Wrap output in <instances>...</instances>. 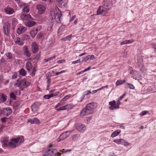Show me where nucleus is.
<instances>
[{"mask_svg": "<svg viewBox=\"0 0 156 156\" xmlns=\"http://www.w3.org/2000/svg\"><path fill=\"white\" fill-rule=\"evenodd\" d=\"M112 0H104L102 6H100L97 10L98 15L104 14L111 8L112 5Z\"/></svg>", "mask_w": 156, "mask_h": 156, "instance_id": "f257e3e1", "label": "nucleus"}, {"mask_svg": "<svg viewBox=\"0 0 156 156\" xmlns=\"http://www.w3.org/2000/svg\"><path fill=\"white\" fill-rule=\"evenodd\" d=\"M112 0H104L102 6H100L97 10L98 15L104 14L111 8L112 5Z\"/></svg>", "mask_w": 156, "mask_h": 156, "instance_id": "f03ea898", "label": "nucleus"}, {"mask_svg": "<svg viewBox=\"0 0 156 156\" xmlns=\"http://www.w3.org/2000/svg\"><path fill=\"white\" fill-rule=\"evenodd\" d=\"M24 141L23 137L22 136H19L16 138L11 139V141L9 143V146L11 148H15L19 146Z\"/></svg>", "mask_w": 156, "mask_h": 156, "instance_id": "7ed1b4c3", "label": "nucleus"}, {"mask_svg": "<svg viewBox=\"0 0 156 156\" xmlns=\"http://www.w3.org/2000/svg\"><path fill=\"white\" fill-rule=\"evenodd\" d=\"M94 104L93 103L87 104L81 111L80 113V115L85 116L92 114L94 111Z\"/></svg>", "mask_w": 156, "mask_h": 156, "instance_id": "20e7f679", "label": "nucleus"}, {"mask_svg": "<svg viewBox=\"0 0 156 156\" xmlns=\"http://www.w3.org/2000/svg\"><path fill=\"white\" fill-rule=\"evenodd\" d=\"M51 15L52 20L55 19L56 21L58 23H61L60 17L62 14L60 11L58 10L53 12L51 10Z\"/></svg>", "mask_w": 156, "mask_h": 156, "instance_id": "39448f33", "label": "nucleus"}, {"mask_svg": "<svg viewBox=\"0 0 156 156\" xmlns=\"http://www.w3.org/2000/svg\"><path fill=\"white\" fill-rule=\"evenodd\" d=\"M10 26L8 22H6L3 25V31L5 35L9 36L10 34Z\"/></svg>", "mask_w": 156, "mask_h": 156, "instance_id": "423d86ee", "label": "nucleus"}, {"mask_svg": "<svg viewBox=\"0 0 156 156\" xmlns=\"http://www.w3.org/2000/svg\"><path fill=\"white\" fill-rule=\"evenodd\" d=\"M76 129L80 132H83L86 129L85 125L82 123H79L76 126Z\"/></svg>", "mask_w": 156, "mask_h": 156, "instance_id": "0eeeda50", "label": "nucleus"}, {"mask_svg": "<svg viewBox=\"0 0 156 156\" xmlns=\"http://www.w3.org/2000/svg\"><path fill=\"white\" fill-rule=\"evenodd\" d=\"M20 17L23 21H27L29 20H32L33 19L30 15L26 14H21Z\"/></svg>", "mask_w": 156, "mask_h": 156, "instance_id": "6e6552de", "label": "nucleus"}, {"mask_svg": "<svg viewBox=\"0 0 156 156\" xmlns=\"http://www.w3.org/2000/svg\"><path fill=\"white\" fill-rule=\"evenodd\" d=\"M55 150L52 149H46L43 152V154L44 156H51L54 153Z\"/></svg>", "mask_w": 156, "mask_h": 156, "instance_id": "1a4fd4ad", "label": "nucleus"}, {"mask_svg": "<svg viewBox=\"0 0 156 156\" xmlns=\"http://www.w3.org/2000/svg\"><path fill=\"white\" fill-rule=\"evenodd\" d=\"M37 7L39 14H42L45 12V7L44 5L41 4H38L37 5Z\"/></svg>", "mask_w": 156, "mask_h": 156, "instance_id": "9d476101", "label": "nucleus"}, {"mask_svg": "<svg viewBox=\"0 0 156 156\" xmlns=\"http://www.w3.org/2000/svg\"><path fill=\"white\" fill-rule=\"evenodd\" d=\"M69 136V135L67 134L66 132L62 133L59 136V137L57 139V141L58 142H60L62 140H63Z\"/></svg>", "mask_w": 156, "mask_h": 156, "instance_id": "9b49d317", "label": "nucleus"}, {"mask_svg": "<svg viewBox=\"0 0 156 156\" xmlns=\"http://www.w3.org/2000/svg\"><path fill=\"white\" fill-rule=\"evenodd\" d=\"M138 61L139 62V66L140 68V70L143 73H145L146 71V69L145 66L143 65V59L142 58H140L139 60L138 59Z\"/></svg>", "mask_w": 156, "mask_h": 156, "instance_id": "f8f14e48", "label": "nucleus"}, {"mask_svg": "<svg viewBox=\"0 0 156 156\" xmlns=\"http://www.w3.org/2000/svg\"><path fill=\"white\" fill-rule=\"evenodd\" d=\"M70 97V95H68L65 96L64 98H63L57 104L56 108L62 105L65 104L64 102L66 101V100L68 99Z\"/></svg>", "mask_w": 156, "mask_h": 156, "instance_id": "ddd939ff", "label": "nucleus"}, {"mask_svg": "<svg viewBox=\"0 0 156 156\" xmlns=\"http://www.w3.org/2000/svg\"><path fill=\"white\" fill-rule=\"evenodd\" d=\"M3 111L4 115L8 116L12 113V110L10 108L8 107L4 108Z\"/></svg>", "mask_w": 156, "mask_h": 156, "instance_id": "4468645a", "label": "nucleus"}, {"mask_svg": "<svg viewBox=\"0 0 156 156\" xmlns=\"http://www.w3.org/2000/svg\"><path fill=\"white\" fill-rule=\"evenodd\" d=\"M58 6L61 8H64L66 7L67 4L65 0H61L58 2Z\"/></svg>", "mask_w": 156, "mask_h": 156, "instance_id": "2eb2a0df", "label": "nucleus"}, {"mask_svg": "<svg viewBox=\"0 0 156 156\" xmlns=\"http://www.w3.org/2000/svg\"><path fill=\"white\" fill-rule=\"evenodd\" d=\"M40 29L39 27L38 28H34L30 31V34L31 37H34L37 33V32L38 30Z\"/></svg>", "mask_w": 156, "mask_h": 156, "instance_id": "dca6fc26", "label": "nucleus"}, {"mask_svg": "<svg viewBox=\"0 0 156 156\" xmlns=\"http://www.w3.org/2000/svg\"><path fill=\"white\" fill-rule=\"evenodd\" d=\"M31 49L33 53H35L38 51V46L36 42H34L32 43Z\"/></svg>", "mask_w": 156, "mask_h": 156, "instance_id": "f3484780", "label": "nucleus"}, {"mask_svg": "<svg viewBox=\"0 0 156 156\" xmlns=\"http://www.w3.org/2000/svg\"><path fill=\"white\" fill-rule=\"evenodd\" d=\"M21 7H23V8L22 10L23 12L28 13L29 11V7L28 5H26L25 4H21L20 5Z\"/></svg>", "mask_w": 156, "mask_h": 156, "instance_id": "a211bd4d", "label": "nucleus"}, {"mask_svg": "<svg viewBox=\"0 0 156 156\" xmlns=\"http://www.w3.org/2000/svg\"><path fill=\"white\" fill-rule=\"evenodd\" d=\"M25 25L29 27H32L34 26L36 24V22L32 20H29L25 22Z\"/></svg>", "mask_w": 156, "mask_h": 156, "instance_id": "6ab92c4d", "label": "nucleus"}, {"mask_svg": "<svg viewBox=\"0 0 156 156\" xmlns=\"http://www.w3.org/2000/svg\"><path fill=\"white\" fill-rule=\"evenodd\" d=\"M26 30V27L23 26H20L18 28L17 30V32L19 35H20L25 31Z\"/></svg>", "mask_w": 156, "mask_h": 156, "instance_id": "aec40b11", "label": "nucleus"}, {"mask_svg": "<svg viewBox=\"0 0 156 156\" xmlns=\"http://www.w3.org/2000/svg\"><path fill=\"white\" fill-rule=\"evenodd\" d=\"M23 52L26 56L29 57L31 55V54L28 48L26 46L23 47Z\"/></svg>", "mask_w": 156, "mask_h": 156, "instance_id": "412c9836", "label": "nucleus"}, {"mask_svg": "<svg viewBox=\"0 0 156 156\" xmlns=\"http://www.w3.org/2000/svg\"><path fill=\"white\" fill-rule=\"evenodd\" d=\"M5 12L7 14H12L14 12V10L12 8L6 7L5 9Z\"/></svg>", "mask_w": 156, "mask_h": 156, "instance_id": "4be33fe9", "label": "nucleus"}, {"mask_svg": "<svg viewBox=\"0 0 156 156\" xmlns=\"http://www.w3.org/2000/svg\"><path fill=\"white\" fill-rule=\"evenodd\" d=\"M15 43L16 44H18L22 46L23 44V42L22 41L19 37H16L14 40Z\"/></svg>", "mask_w": 156, "mask_h": 156, "instance_id": "5701e85b", "label": "nucleus"}, {"mask_svg": "<svg viewBox=\"0 0 156 156\" xmlns=\"http://www.w3.org/2000/svg\"><path fill=\"white\" fill-rule=\"evenodd\" d=\"M41 103L40 102H36L33 104L31 106V110L33 111L35 108H38L41 105Z\"/></svg>", "mask_w": 156, "mask_h": 156, "instance_id": "b1692460", "label": "nucleus"}, {"mask_svg": "<svg viewBox=\"0 0 156 156\" xmlns=\"http://www.w3.org/2000/svg\"><path fill=\"white\" fill-rule=\"evenodd\" d=\"M28 122H30L31 124H37L40 122V121L37 118H34L33 119H29Z\"/></svg>", "mask_w": 156, "mask_h": 156, "instance_id": "393cba45", "label": "nucleus"}, {"mask_svg": "<svg viewBox=\"0 0 156 156\" xmlns=\"http://www.w3.org/2000/svg\"><path fill=\"white\" fill-rule=\"evenodd\" d=\"M20 83L21 86H23L26 88L29 86V85L27 83L26 80L24 79H22L20 80Z\"/></svg>", "mask_w": 156, "mask_h": 156, "instance_id": "a878e982", "label": "nucleus"}, {"mask_svg": "<svg viewBox=\"0 0 156 156\" xmlns=\"http://www.w3.org/2000/svg\"><path fill=\"white\" fill-rule=\"evenodd\" d=\"M32 64L30 62L28 61L26 66V68L28 71H30L32 69Z\"/></svg>", "mask_w": 156, "mask_h": 156, "instance_id": "bb28decb", "label": "nucleus"}, {"mask_svg": "<svg viewBox=\"0 0 156 156\" xmlns=\"http://www.w3.org/2000/svg\"><path fill=\"white\" fill-rule=\"evenodd\" d=\"M0 97V100L2 102H5L7 99V96L3 93L1 94Z\"/></svg>", "mask_w": 156, "mask_h": 156, "instance_id": "cd10ccee", "label": "nucleus"}, {"mask_svg": "<svg viewBox=\"0 0 156 156\" xmlns=\"http://www.w3.org/2000/svg\"><path fill=\"white\" fill-rule=\"evenodd\" d=\"M19 75L23 76H25L27 73L26 71L23 68L19 70Z\"/></svg>", "mask_w": 156, "mask_h": 156, "instance_id": "c85d7f7f", "label": "nucleus"}, {"mask_svg": "<svg viewBox=\"0 0 156 156\" xmlns=\"http://www.w3.org/2000/svg\"><path fill=\"white\" fill-rule=\"evenodd\" d=\"M121 131L119 129L115 131L113 133H112L111 135V137L113 138L117 136L120 132Z\"/></svg>", "mask_w": 156, "mask_h": 156, "instance_id": "c756f323", "label": "nucleus"}, {"mask_svg": "<svg viewBox=\"0 0 156 156\" xmlns=\"http://www.w3.org/2000/svg\"><path fill=\"white\" fill-rule=\"evenodd\" d=\"M80 134H76L73 135L72 136V140L73 141H75L77 140L80 137Z\"/></svg>", "mask_w": 156, "mask_h": 156, "instance_id": "7c9ffc66", "label": "nucleus"}, {"mask_svg": "<svg viewBox=\"0 0 156 156\" xmlns=\"http://www.w3.org/2000/svg\"><path fill=\"white\" fill-rule=\"evenodd\" d=\"M133 41L132 40H126L121 42L120 44L121 45H123L131 44L133 43Z\"/></svg>", "mask_w": 156, "mask_h": 156, "instance_id": "2f4dec72", "label": "nucleus"}, {"mask_svg": "<svg viewBox=\"0 0 156 156\" xmlns=\"http://www.w3.org/2000/svg\"><path fill=\"white\" fill-rule=\"evenodd\" d=\"M5 55L7 57V59H11L12 58V54L10 52H7L5 54Z\"/></svg>", "mask_w": 156, "mask_h": 156, "instance_id": "473e14b6", "label": "nucleus"}, {"mask_svg": "<svg viewBox=\"0 0 156 156\" xmlns=\"http://www.w3.org/2000/svg\"><path fill=\"white\" fill-rule=\"evenodd\" d=\"M12 25L13 27H14L17 24V19L15 18H12L11 19Z\"/></svg>", "mask_w": 156, "mask_h": 156, "instance_id": "72a5a7b5", "label": "nucleus"}, {"mask_svg": "<svg viewBox=\"0 0 156 156\" xmlns=\"http://www.w3.org/2000/svg\"><path fill=\"white\" fill-rule=\"evenodd\" d=\"M120 144L126 146H128L129 145V144L128 142L126 141L125 140L123 139H121Z\"/></svg>", "mask_w": 156, "mask_h": 156, "instance_id": "f704fd0d", "label": "nucleus"}, {"mask_svg": "<svg viewBox=\"0 0 156 156\" xmlns=\"http://www.w3.org/2000/svg\"><path fill=\"white\" fill-rule=\"evenodd\" d=\"M66 27L64 26H61L58 29V33H62L65 30Z\"/></svg>", "mask_w": 156, "mask_h": 156, "instance_id": "c9c22d12", "label": "nucleus"}, {"mask_svg": "<svg viewBox=\"0 0 156 156\" xmlns=\"http://www.w3.org/2000/svg\"><path fill=\"white\" fill-rule=\"evenodd\" d=\"M8 138H9L7 137L4 138L2 140L3 144L5 146H7L8 145Z\"/></svg>", "mask_w": 156, "mask_h": 156, "instance_id": "e433bc0d", "label": "nucleus"}, {"mask_svg": "<svg viewBox=\"0 0 156 156\" xmlns=\"http://www.w3.org/2000/svg\"><path fill=\"white\" fill-rule=\"evenodd\" d=\"M56 57V56L55 55H54L53 56L51 57L45 59L44 60V62L45 63L48 61H50L52 60L53 59L55 58Z\"/></svg>", "mask_w": 156, "mask_h": 156, "instance_id": "4c0bfd02", "label": "nucleus"}, {"mask_svg": "<svg viewBox=\"0 0 156 156\" xmlns=\"http://www.w3.org/2000/svg\"><path fill=\"white\" fill-rule=\"evenodd\" d=\"M126 82V80H118L117 81L116 83V84L117 86H119L122 85Z\"/></svg>", "mask_w": 156, "mask_h": 156, "instance_id": "58836bf2", "label": "nucleus"}, {"mask_svg": "<svg viewBox=\"0 0 156 156\" xmlns=\"http://www.w3.org/2000/svg\"><path fill=\"white\" fill-rule=\"evenodd\" d=\"M71 38L72 35H70L62 38L61 40L64 41H69Z\"/></svg>", "mask_w": 156, "mask_h": 156, "instance_id": "ea45409f", "label": "nucleus"}, {"mask_svg": "<svg viewBox=\"0 0 156 156\" xmlns=\"http://www.w3.org/2000/svg\"><path fill=\"white\" fill-rule=\"evenodd\" d=\"M92 119V116H89V117H87L85 118L84 121L86 123L88 124L90 123V121Z\"/></svg>", "mask_w": 156, "mask_h": 156, "instance_id": "a19ab883", "label": "nucleus"}, {"mask_svg": "<svg viewBox=\"0 0 156 156\" xmlns=\"http://www.w3.org/2000/svg\"><path fill=\"white\" fill-rule=\"evenodd\" d=\"M10 97L13 100H16V96L13 92H11L10 94Z\"/></svg>", "mask_w": 156, "mask_h": 156, "instance_id": "79ce46f5", "label": "nucleus"}, {"mask_svg": "<svg viewBox=\"0 0 156 156\" xmlns=\"http://www.w3.org/2000/svg\"><path fill=\"white\" fill-rule=\"evenodd\" d=\"M127 85L131 89L134 90L135 89V87L131 83H126Z\"/></svg>", "mask_w": 156, "mask_h": 156, "instance_id": "37998d69", "label": "nucleus"}, {"mask_svg": "<svg viewBox=\"0 0 156 156\" xmlns=\"http://www.w3.org/2000/svg\"><path fill=\"white\" fill-rule=\"evenodd\" d=\"M37 70L36 67L34 68L33 69L31 75L32 76H34L35 75V73Z\"/></svg>", "mask_w": 156, "mask_h": 156, "instance_id": "c03bdc74", "label": "nucleus"}, {"mask_svg": "<svg viewBox=\"0 0 156 156\" xmlns=\"http://www.w3.org/2000/svg\"><path fill=\"white\" fill-rule=\"evenodd\" d=\"M15 86L16 87H19L20 86H21L20 80L19 81V80H18L16 81V83L15 84Z\"/></svg>", "mask_w": 156, "mask_h": 156, "instance_id": "a18cd8bd", "label": "nucleus"}, {"mask_svg": "<svg viewBox=\"0 0 156 156\" xmlns=\"http://www.w3.org/2000/svg\"><path fill=\"white\" fill-rule=\"evenodd\" d=\"M148 111H142L140 113V115L141 116L144 115L148 113Z\"/></svg>", "mask_w": 156, "mask_h": 156, "instance_id": "49530a36", "label": "nucleus"}, {"mask_svg": "<svg viewBox=\"0 0 156 156\" xmlns=\"http://www.w3.org/2000/svg\"><path fill=\"white\" fill-rule=\"evenodd\" d=\"M116 102L115 100L110 101L109 103V105L110 106L116 105Z\"/></svg>", "mask_w": 156, "mask_h": 156, "instance_id": "de8ad7c7", "label": "nucleus"}, {"mask_svg": "<svg viewBox=\"0 0 156 156\" xmlns=\"http://www.w3.org/2000/svg\"><path fill=\"white\" fill-rule=\"evenodd\" d=\"M18 76V74L17 72H15L12 78V79H15Z\"/></svg>", "mask_w": 156, "mask_h": 156, "instance_id": "09e8293b", "label": "nucleus"}, {"mask_svg": "<svg viewBox=\"0 0 156 156\" xmlns=\"http://www.w3.org/2000/svg\"><path fill=\"white\" fill-rule=\"evenodd\" d=\"M91 92L90 91V90H87L86 91V92H85V94H84L83 95V96H82V99H83L84 97H85V95H88L90 93H91Z\"/></svg>", "mask_w": 156, "mask_h": 156, "instance_id": "8fccbe9b", "label": "nucleus"}, {"mask_svg": "<svg viewBox=\"0 0 156 156\" xmlns=\"http://www.w3.org/2000/svg\"><path fill=\"white\" fill-rule=\"evenodd\" d=\"M69 105H64V106H63L62 107H61L60 108L61 110H66L67 109V107L68 106H69Z\"/></svg>", "mask_w": 156, "mask_h": 156, "instance_id": "3c124183", "label": "nucleus"}, {"mask_svg": "<svg viewBox=\"0 0 156 156\" xmlns=\"http://www.w3.org/2000/svg\"><path fill=\"white\" fill-rule=\"evenodd\" d=\"M118 108L116 105L110 106L109 107V108L112 110Z\"/></svg>", "mask_w": 156, "mask_h": 156, "instance_id": "603ef678", "label": "nucleus"}, {"mask_svg": "<svg viewBox=\"0 0 156 156\" xmlns=\"http://www.w3.org/2000/svg\"><path fill=\"white\" fill-rule=\"evenodd\" d=\"M82 62H83L89 60V58L88 57V56H85L83 57L82 58Z\"/></svg>", "mask_w": 156, "mask_h": 156, "instance_id": "864d4df0", "label": "nucleus"}, {"mask_svg": "<svg viewBox=\"0 0 156 156\" xmlns=\"http://www.w3.org/2000/svg\"><path fill=\"white\" fill-rule=\"evenodd\" d=\"M121 139H115L113 140V142L118 144H120Z\"/></svg>", "mask_w": 156, "mask_h": 156, "instance_id": "5fc2aeb1", "label": "nucleus"}, {"mask_svg": "<svg viewBox=\"0 0 156 156\" xmlns=\"http://www.w3.org/2000/svg\"><path fill=\"white\" fill-rule=\"evenodd\" d=\"M68 105H69V106H67V109H68V110L72 109L73 108V107H74V106L72 104H68Z\"/></svg>", "mask_w": 156, "mask_h": 156, "instance_id": "6e6d98bb", "label": "nucleus"}, {"mask_svg": "<svg viewBox=\"0 0 156 156\" xmlns=\"http://www.w3.org/2000/svg\"><path fill=\"white\" fill-rule=\"evenodd\" d=\"M23 37L25 40H27L30 38V36L27 34L24 35Z\"/></svg>", "mask_w": 156, "mask_h": 156, "instance_id": "4d7b16f0", "label": "nucleus"}, {"mask_svg": "<svg viewBox=\"0 0 156 156\" xmlns=\"http://www.w3.org/2000/svg\"><path fill=\"white\" fill-rule=\"evenodd\" d=\"M88 57L89 58V60L90 59L91 60H94L95 59L94 57V55H88Z\"/></svg>", "mask_w": 156, "mask_h": 156, "instance_id": "13d9d810", "label": "nucleus"}, {"mask_svg": "<svg viewBox=\"0 0 156 156\" xmlns=\"http://www.w3.org/2000/svg\"><path fill=\"white\" fill-rule=\"evenodd\" d=\"M120 100H118L116 101V106L118 108H119V106L120 105Z\"/></svg>", "mask_w": 156, "mask_h": 156, "instance_id": "bf43d9fd", "label": "nucleus"}, {"mask_svg": "<svg viewBox=\"0 0 156 156\" xmlns=\"http://www.w3.org/2000/svg\"><path fill=\"white\" fill-rule=\"evenodd\" d=\"M80 59H79L78 60L72 62V64H76V63H80Z\"/></svg>", "mask_w": 156, "mask_h": 156, "instance_id": "052dcab7", "label": "nucleus"}, {"mask_svg": "<svg viewBox=\"0 0 156 156\" xmlns=\"http://www.w3.org/2000/svg\"><path fill=\"white\" fill-rule=\"evenodd\" d=\"M6 119L5 117L2 118L1 119V120L2 123H5L6 122Z\"/></svg>", "mask_w": 156, "mask_h": 156, "instance_id": "680f3d73", "label": "nucleus"}, {"mask_svg": "<svg viewBox=\"0 0 156 156\" xmlns=\"http://www.w3.org/2000/svg\"><path fill=\"white\" fill-rule=\"evenodd\" d=\"M43 98L46 99H49L50 98L49 94L44 95Z\"/></svg>", "mask_w": 156, "mask_h": 156, "instance_id": "e2e57ef3", "label": "nucleus"}, {"mask_svg": "<svg viewBox=\"0 0 156 156\" xmlns=\"http://www.w3.org/2000/svg\"><path fill=\"white\" fill-rule=\"evenodd\" d=\"M65 71H62L60 72H57L55 73V75H58L61 73H62L65 72Z\"/></svg>", "mask_w": 156, "mask_h": 156, "instance_id": "0e129e2a", "label": "nucleus"}, {"mask_svg": "<svg viewBox=\"0 0 156 156\" xmlns=\"http://www.w3.org/2000/svg\"><path fill=\"white\" fill-rule=\"evenodd\" d=\"M42 34L41 33L38 34L37 36V37L38 38H41L42 37Z\"/></svg>", "mask_w": 156, "mask_h": 156, "instance_id": "69168bd1", "label": "nucleus"}, {"mask_svg": "<svg viewBox=\"0 0 156 156\" xmlns=\"http://www.w3.org/2000/svg\"><path fill=\"white\" fill-rule=\"evenodd\" d=\"M3 80V76L2 75H0V82H2Z\"/></svg>", "mask_w": 156, "mask_h": 156, "instance_id": "338daca9", "label": "nucleus"}, {"mask_svg": "<svg viewBox=\"0 0 156 156\" xmlns=\"http://www.w3.org/2000/svg\"><path fill=\"white\" fill-rule=\"evenodd\" d=\"M152 48L154 49V50L156 51V44H152Z\"/></svg>", "mask_w": 156, "mask_h": 156, "instance_id": "774afa93", "label": "nucleus"}]
</instances>
